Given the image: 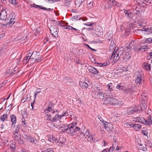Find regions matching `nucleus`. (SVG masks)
Wrapping results in <instances>:
<instances>
[{
  "label": "nucleus",
  "mask_w": 152,
  "mask_h": 152,
  "mask_svg": "<svg viewBox=\"0 0 152 152\" xmlns=\"http://www.w3.org/2000/svg\"><path fill=\"white\" fill-rule=\"evenodd\" d=\"M148 112L146 114L147 118L145 119L142 117L140 118L139 122L143 123L145 125H152V113L150 110H148Z\"/></svg>",
  "instance_id": "nucleus-1"
},
{
  "label": "nucleus",
  "mask_w": 152,
  "mask_h": 152,
  "mask_svg": "<svg viewBox=\"0 0 152 152\" xmlns=\"http://www.w3.org/2000/svg\"><path fill=\"white\" fill-rule=\"evenodd\" d=\"M67 113V111H66L62 115H59L57 114L52 118H51L52 116L51 114H52L53 113H47L46 114L47 115L48 117L47 119V120L53 122H56L59 119H61L62 117L64 116L65 115L66 116V115Z\"/></svg>",
  "instance_id": "nucleus-2"
},
{
  "label": "nucleus",
  "mask_w": 152,
  "mask_h": 152,
  "mask_svg": "<svg viewBox=\"0 0 152 152\" xmlns=\"http://www.w3.org/2000/svg\"><path fill=\"white\" fill-rule=\"evenodd\" d=\"M50 30L51 33L55 37H56L58 36V29L57 27L54 24H53L51 25L50 28Z\"/></svg>",
  "instance_id": "nucleus-3"
},
{
  "label": "nucleus",
  "mask_w": 152,
  "mask_h": 152,
  "mask_svg": "<svg viewBox=\"0 0 152 152\" xmlns=\"http://www.w3.org/2000/svg\"><path fill=\"white\" fill-rule=\"evenodd\" d=\"M139 111H140L139 108H138L137 107H132L128 109L127 110V112L128 114L130 115L132 114L136 113Z\"/></svg>",
  "instance_id": "nucleus-4"
},
{
  "label": "nucleus",
  "mask_w": 152,
  "mask_h": 152,
  "mask_svg": "<svg viewBox=\"0 0 152 152\" xmlns=\"http://www.w3.org/2000/svg\"><path fill=\"white\" fill-rule=\"evenodd\" d=\"M137 76L136 77L135 82L137 83L140 84L142 83H144V81L142 80L141 78L142 75L140 73L138 72L137 74Z\"/></svg>",
  "instance_id": "nucleus-5"
},
{
  "label": "nucleus",
  "mask_w": 152,
  "mask_h": 152,
  "mask_svg": "<svg viewBox=\"0 0 152 152\" xmlns=\"http://www.w3.org/2000/svg\"><path fill=\"white\" fill-rule=\"evenodd\" d=\"M7 18V12L4 10L2 11L0 14V19L8 21L9 18Z\"/></svg>",
  "instance_id": "nucleus-6"
},
{
  "label": "nucleus",
  "mask_w": 152,
  "mask_h": 152,
  "mask_svg": "<svg viewBox=\"0 0 152 152\" xmlns=\"http://www.w3.org/2000/svg\"><path fill=\"white\" fill-rule=\"evenodd\" d=\"M141 104L140 105V107H137L138 108H139L140 110V109L141 110H144L146 109L147 107V101L146 102L145 101H141Z\"/></svg>",
  "instance_id": "nucleus-7"
},
{
  "label": "nucleus",
  "mask_w": 152,
  "mask_h": 152,
  "mask_svg": "<svg viewBox=\"0 0 152 152\" xmlns=\"http://www.w3.org/2000/svg\"><path fill=\"white\" fill-rule=\"evenodd\" d=\"M110 57L111 59H112L113 61L114 62V63H116L120 58V57L116 56V54L114 53V51L112 53Z\"/></svg>",
  "instance_id": "nucleus-8"
},
{
  "label": "nucleus",
  "mask_w": 152,
  "mask_h": 152,
  "mask_svg": "<svg viewBox=\"0 0 152 152\" xmlns=\"http://www.w3.org/2000/svg\"><path fill=\"white\" fill-rule=\"evenodd\" d=\"M148 20L146 19H140L138 21V26H144L147 23Z\"/></svg>",
  "instance_id": "nucleus-9"
},
{
  "label": "nucleus",
  "mask_w": 152,
  "mask_h": 152,
  "mask_svg": "<svg viewBox=\"0 0 152 152\" xmlns=\"http://www.w3.org/2000/svg\"><path fill=\"white\" fill-rule=\"evenodd\" d=\"M104 1H106L109 5V7L111 8V6L113 5H115L117 4V2L114 0H103Z\"/></svg>",
  "instance_id": "nucleus-10"
},
{
  "label": "nucleus",
  "mask_w": 152,
  "mask_h": 152,
  "mask_svg": "<svg viewBox=\"0 0 152 152\" xmlns=\"http://www.w3.org/2000/svg\"><path fill=\"white\" fill-rule=\"evenodd\" d=\"M88 69L89 72L94 74H96L98 73V72L97 69L93 66H89L88 67Z\"/></svg>",
  "instance_id": "nucleus-11"
},
{
  "label": "nucleus",
  "mask_w": 152,
  "mask_h": 152,
  "mask_svg": "<svg viewBox=\"0 0 152 152\" xmlns=\"http://www.w3.org/2000/svg\"><path fill=\"white\" fill-rule=\"evenodd\" d=\"M11 122L12 123V127H14L15 126V124L16 122V117L15 115H12L10 116Z\"/></svg>",
  "instance_id": "nucleus-12"
},
{
  "label": "nucleus",
  "mask_w": 152,
  "mask_h": 152,
  "mask_svg": "<svg viewBox=\"0 0 152 152\" xmlns=\"http://www.w3.org/2000/svg\"><path fill=\"white\" fill-rule=\"evenodd\" d=\"M137 148L138 149L140 150H142L143 151H146L147 150L146 146L145 145H143L140 144H138L137 145Z\"/></svg>",
  "instance_id": "nucleus-13"
},
{
  "label": "nucleus",
  "mask_w": 152,
  "mask_h": 152,
  "mask_svg": "<svg viewBox=\"0 0 152 152\" xmlns=\"http://www.w3.org/2000/svg\"><path fill=\"white\" fill-rule=\"evenodd\" d=\"M112 97H107L104 98V104H109L110 105L111 102V101Z\"/></svg>",
  "instance_id": "nucleus-14"
},
{
  "label": "nucleus",
  "mask_w": 152,
  "mask_h": 152,
  "mask_svg": "<svg viewBox=\"0 0 152 152\" xmlns=\"http://www.w3.org/2000/svg\"><path fill=\"white\" fill-rule=\"evenodd\" d=\"M9 19H10L9 21V22H8V21H7V23L6 24H9V25L10 27L15 22V18L13 17V18H9Z\"/></svg>",
  "instance_id": "nucleus-15"
},
{
  "label": "nucleus",
  "mask_w": 152,
  "mask_h": 152,
  "mask_svg": "<svg viewBox=\"0 0 152 152\" xmlns=\"http://www.w3.org/2000/svg\"><path fill=\"white\" fill-rule=\"evenodd\" d=\"M85 0H75V5L76 7L77 8L82 4Z\"/></svg>",
  "instance_id": "nucleus-16"
},
{
  "label": "nucleus",
  "mask_w": 152,
  "mask_h": 152,
  "mask_svg": "<svg viewBox=\"0 0 152 152\" xmlns=\"http://www.w3.org/2000/svg\"><path fill=\"white\" fill-rule=\"evenodd\" d=\"M24 136L26 137V139L27 141L28 142H30L31 143H32L34 142V138L30 136H27L26 134L24 135Z\"/></svg>",
  "instance_id": "nucleus-17"
},
{
  "label": "nucleus",
  "mask_w": 152,
  "mask_h": 152,
  "mask_svg": "<svg viewBox=\"0 0 152 152\" xmlns=\"http://www.w3.org/2000/svg\"><path fill=\"white\" fill-rule=\"evenodd\" d=\"M148 97L147 94L144 93H142L141 95V101H147Z\"/></svg>",
  "instance_id": "nucleus-18"
},
{
  "label": "nucleus",
  "mask_w": 152,
  "mask_h": 152,
  "mask_svg": "<svg viewBox=\"0 0 152 152\" xmlns=\"http://www.w3.org/2000/svg\"><path fill=\"white\" fill-rule=\"evenodd\" d=\"M14 133L13 137L15 140H17L20 139V133L16 132H15V133Z\"/></svg>",
  "instance_id": "nucleus-19"
},
{
  "label": "nucleus",
  "mask_w": 152,
  "mask_h": 152,
  "mask_svg": "<svg viewBox=\"0 0 152 152\" xmlns=\"http://www.w3.org/2000/svg\"><path fill=\"white\" fill-rule=\"evenodd\" d=\"M118 103L119 102L117 99L112 97L110 105H116L118 104Z\"/></svg>",
  "instance_id": "nucleus-20"
},
{
  "label": "nucleus",
  "mask_w": 152,
  "mask_h": 152,
  "mask_svg": "<svg viewBox=\"0 0 152 152\" xmlns=\"http://www.w3.org/2000/svg\"><path fill=\"white\" fill-rule=\"evenodd\" d=\"M143 68L146 70H151V67L150 64H149L148 63L145 62L143 64Z\"/></svg>",
  "instance_id": "nucleus-21"
},
{
  "label": "nucleus",
  "mask_w": 152,
  "mask_h": 152,
  "mask_svg": "<svg viewBox=\"0 0 152 152\" xmlns=\"http://www.w3.org/2000/svg\"><path fill=\"white\" fill-rule=\"evenodd\" d=\"M79 84L80 87L83 88H87L88 86V84L84 82H80Z\"/></svg>",
  "instance_id": "nucleus-22"
},
{
  "label": "nucleus",
  "mask_w": 152,
  "mask_h": 152,
  "mask_svg": "<svg viewBox=\"0 0 152 152\" xmlns=\"http://www.w3.org/2000/svg\"><path fill=\"white\" fill-rule=\"evenodd\" d=\"M143 29L145 31L147 32L148 34L152 33V26L146 28H144Z\"/></svg>",
  "instance_id": "nucleus-23"
},
{
  "label": "nucleus",
  "mask_w": 152,
  "mask_h": 152,
  "mask_svg": "<svg viewBox=\"0 0 152 152\" xmlns=\"http://www.w3.org/2000/svg\"><path fill=\"white\" fill-rule=\"evenodd\" d=\"M71 127L70 131H69L70 133L71 134H73L75 132H77L80 130V128L78 127H76L74 128V129H72L71 126Z\"/></svg>",
  "instance_id": "nucleus-24"
},
{
  "label": "nucleus",
  "mask_w": 152,
  "mask_h": 152,
  "mask_svg": "<svg viewBox=\"0 0 152 152\" xmlns=\"http://www.w3.org/2000/svg\"><path fill=\"white\" fill-rule=\"evenodd\" d=\"M32 56V54L30 56V55H28V56H26V58L23 59V61L24 63L26 64L29 62V60L30 59V57Z\"/></svg>",
  "instance_id": "nucleus-25"
},
{
  "label": "nucleus",
  "mask_w": 152,
  "mask_h": 152,
  "mask_svg": "<svg viewBox=\"0 0 152 152\" xmlns=\"http://www.w3.org/2000/svg\"><path fill=\"white\" fill-rule=\"evenodd\" d=\"M59 127L60 128H63V129H62V130L63 132H66L68 131V132L69 133L68 131L69 130V126H61V125H59Z\"/></svg>",
  "instance_id": "nucleus-26"
},
{
  "label": "nucleus",
  "mask_w": 152,
  "mask_h": 152,
  "mask_svg": "<svg viewBox=\"0 0 152 152\" xmlns=\"http://www.w3.org/2000/svg\"><path fill=\"white\" fill-rule=\"evenodd\" d=\"M49 140L51 142L54 143L55 142L58 141V139L56 138L53 135H51L49 138Z\"/></svg>",
  "instance_id": "nucleus-27"
},
{
  "label": "nucleus",
  "mask_w": 152,
  "mask_h": 152,
  "mask_svg": "<svg viewBox=\"0 0 152 152\" xmlns=\"http://www.w3.org/2000/svg\"><path fill=\"white\" fill-rule=\"evenodd\" d=\"M52 110V108L50 107H48L47 108V109L45 110V112L46 114L50 113H55V112L54 111H52V112H51Z\"/></svg>",
  "instance_id": "nucleus-28"
},
{
  "label": "nucleus",
  "mask_w": 152,
  "mask_h": 152,
  "mask_svg": "<svg viewBox=\"0 0 152 152\" xmlns=\"http://www.w3.org/2000/svg\"><path fill=\"white\" fill-rule=\"evenodd\" d=\"M141 128V125L138 124H135L134 126V129L136 131H138Z\"/></svg>",
  "instance_id": "nucleus-29"
},
{
  "label": "nucleus",
  "mask_w": 152,
  "mask_h": 152,
  "mask_svg": "<svg viewBox=\"0 0 152 152\" xmlns=\"http://www.w3.org/2000/svg\"><path fill=\"white\" fill-rule=\"evenodd\" d=\"M120 49H118L116 51H115V50L114 51V53H115L116 54V56H117L119 57H120V56H121L123 53V51H119V50Z\"/></svg>",
  "instance_id": "nucleus-30"
},
{
  "label": "nucleus",
  "mask_w": 152,
  "mask_h": 152,
  "mask_svg": "<svg viewBox=\"0 0 152 152\" xmlns=\"http://www.w3.org/2000/svg\"><path fill=\"white\" fill-rule=\"evenodd\" d=\"M148 46L146 45H143L141 46L140 47V48H138V50H143V51H145V49L148 48H147Z\"/></svg>",
  "instance_id": "nucleus-31"
},
{
  "label": "nucleus",
  "mask_w": 152,
  "mask_h": 152,
  "mask_svg": "<svg viewBox=\"0 0 152 152\" xmlns=\"http://www.w3.org/2000/svg\"><path fill=\"white\" fill-rule=\"evenodd\" d=\"M125 92L127 93V94H131L133 92V91L132 89L131 88H127L126 89L124 90Z\"/></svg>",
  "instance_id": "nucleus-32"
},
{
  "label": "nucleus",
  "mask_w": 152,
  "mask_h": 152,
  "mask_svg": "<svg viewBox=\"0 0 152 152\" xmlns=\"http://www.w3.org/2000/svg\"><path fill=\"white\" fill-rule=\"evenodd\" d=\"M116 145V143H115V144H113V145L112 147H111L110 148L108 149V152H112L114 149H115V146Z\"/></svg>",
  "instance_id": "nucleus-33"
},
{
  "label": "nucleus",
  "mask_w": 152,
  "mask_h": 152,
  "mask_svg": "<svg viewBox=\"0 0 152 152\" xmlns=\"http://www.w3.org/2000/svg\"><path fill=\"white\" fill-rule=\"evenodd\" d=\"M90 130L87 129L83 135V137L86 138L89 134Z\"/></svg>",
  "instance_id": "nucleus-34"
},
{
  "label": "nucleus",
  "mask_w": 152,
  "mask_h": 152,
  "mask_svg": "<svg viewBox=\"0 0 152 152\" xmlns=\"http://www.w3.org/2000/svg\"><path fill=\"white\" fill-rule=\"evenodd\" d=\"M8 118L7 114H4L3 115H2L1 117V120L3 121L5 120H6Z\"/></svg>",
  "instance_id": "nucleus-35"
},
{
  "label": "nucleus",
  "mask_w": 152,
  "mask_h": 152,
  "mask_svg": "<svg viewBox=\"0 0 152 152\" xmlns=\"http://www.w3.org/2000/svg\"><path fill=\"white\" fill-rule=\"evenodd\" d=\"M76 123H72V124H70L68 125L69 127V131H70V129L71 128L70 126H72V129H74V128L75 127V126L76 125Z\"/></svg>",
  "instance_id": "nucleus-36"
},
{
  "label": "nucleus",
  "mask_w": 152,
  "mask_h": 152,
  "mask_svg": "<svg viewBox=\"0 0 152 152\" xmlns=\"http://www.w3.org/2000/svg\"><path fill=\"white\" fill-rule=\"evenodd\" d=\"M131 52H126L125 54V57L126 58L128 59H129L132 56V55L131 54Z\"/></svg>",
  "instance_id": "nucleus-37"
},
{
  "label": "nucleus",
  "mask_w": 152,
  "mask_h": 152,
  "mask_svg": "<svg viewBox=\"0 0 152 152\" xmlns=\"http://www.w3.org/2000/svg\"><path fill=\"white\" fill-rule=\"evenodd\" d=\"M103 125H104V128L107 131L110 130V128L108 126V123L107 122H105V123H104Z\"/></svg>",
  "instance_id": "nucleus-38"
},
{
  "label": "nucleus",
  "mask_w": 152,
  "mask_h": 152,
  "mask_svg": "<svg viewBox=\"0 0 152 152\" xmlns=\"http://www.w3.org/2000/svg\"><path fill=\"white\" fill-rule=\"evenodd\" d=\"M112 86L113 85L111 83H110L107 85V87L109 91H111L113 90Z\"/></svg>",
  "instance_id": "nucleus-39"
},
{
  "label": "nucleus",
  "mask_w": 152,
  "mask_h": 152,
  "mask_svg": "<svg viewBox=\"0 0 152 152\" xmlns=\"http://www.w3.org/2000/svg\"><path fill=\"white\" fill-rule=\"evenodd\" d=\"M142 134L144 135L147 136L148 135V132L146 130V129L145 128H142L141 131Z\"/></svg>",
  "instance_id": "nucleus-40"
},
{
  "label": "nucleus",
  "mask_w": 152,
  "mask_h": 152,
  "mask_svg": "<svg viewBox=\"0 0 152 152\" xmlns=\"http://www.w3.org/2000/svg\"><path fill=\"white\" fill-rule=\"evenodd\" d=\"M9 2L13 5H17L18 2L16 0H9Z\"/></svg>",
  "instance_id": "nucleus-41"
},
{
  "label": "nucleus",
  "mask_w": 152,
  "mask_h": 152,
  "mask_svg": "<svg viewBox=\"0 0 152 152\" xmlns=\"http://www.w3.org/2000/svg\"><path fill=\"white\" fill-rule=\"evenodd\" d=\"M64 144V142H62L60 139L59 140H58L57 142V145H58L60 146H62L63 144Z\"/></svg>",
  "instance_id": "nucleus-42"
},
{
  "label": "nucleus",
  "mask_w": 152,
  "mask_h": 152,
  "mask_svg": "<svg viewBox=\"0 0 152 152\" xmlns=\"http://www.w3.org/2000/svg\"><path fill=\"white\" fill-rule=\"evenodd\" d=\"M42 152H54L53 150L51 148H47L45 150H43L42 151Z\"/></svg>",
  "instance_id": "nucleus-43"
},
{
  "label": "nucleus",
  "mask_w": 152,
  "mask_h": 152,
  "mask_svg": "<svg viewBox=\"0 0 152 152\" xmlns=\"http://www.w3.org/2000/svg\"><path fill=\"white\" fill-rule=\"evenodd\" d=\"M29 62L31 63V64H33L34 63L36 62V58H31L29 60Z\"/></svg>",
  "instance_id": "nucleus-44"
},
{
  "label": "nucleus",
  "mask_w": 152,
  "mask_h": 152,
  "mask_svg": "<svg viewBox=\"0 0 152 152\" xmlns=\"http://www.w3.org/2000/svg\"><path fill=\"white\" fill-rule=\"evenodd\" d=\"M66 111H67V113L66 114V116L65 115L64 116H68L69 115L70 116H72V115L73 114V113L72 111H70V110H67L65 112H66Z\"/></svg>",
  "instance_id": "nucleus-45"
},
{
  "label": "nucleus",
  "mask_w": 152,
  "mask_h": 152,
  "mask_svg": "<svg viewBox=\"0 0 152 152\" xmlns=\"http://www.w3.org/2000/svg\"><path fill=\"white\" fill-rule=\"evenodd\" d=\"M93 2L92 1H91L89 3L87 4V7L89 9L93 7Z\"/></svg>",
  "instance_id": "nucleus-46"
},
{
  "label": "nucleus",
  "mask_w": 152,
  "mask_h": 152,
  "mask_svg": "<svg viewBox=\"0 0 152 152\" xmlns=\"http://www.w3.org/2000/svg\"><path fill=\"white\" fill-rule=\"evenodd\" d=\"M146 42L148 43H152V38H148L146 40Z\"/></svg>",
  "instance_id": "nucleus-47"
},
{
  "label": "nucleus",
  "mask_w": 152,
  "mask_h": 152,
  "mask_svg": "<svg viewBox=\"0 0 152 152\" xmlns=\"http://www.w3.org/2000/svg\"><path fill=\"white\" fill-rule=\"evenodd\" d=\"M66 29H72V30H75V31H76L77 30L75 28H74L72 27V26H67L66 28Z\"/></svg>",
  "instance_id": "nucleus-48"
},
{
  "label": "nucleus",
  "mask_w": 152,
  "mask_h": 152,
  "mask_svg": "<svg viewBox=\"0 0 152 152\" xmlns=\"http://www.w3.org/2000/svg\"><path fill=\"white\" fill-rule=\"evenodd\" d=\"M20 127H21V125L20 124H18L16 126V127L15 131V132H18V131H19Z\"/></svg>",
  "instance_id": "nucleus-49"
},
{
  "label": "nucleus",
  "mask_w": 152,
  "mask_h": 152,
  "mask_svg": "<svg viewBox=\"0 0 152 152\" xmlns=\"http://www.w3.org/2000/svg\"><path fill=\"white\" fill-rule=\"evenodd\" d=\"M93 140V138L92 135H90L87 138V141L89 142H91Z\"/></svg>",
  "instance_id": "nucleus-50"
},
{
  "label": "nucleus",
  "mask_w": 152,
  "mask_h": 152,
  "mask_svg": "<svg viewBox=\"0 0 152 152\" xmlns=\"http://www.w3.org/2000/svg\"><path fill=\"white\" fill-rule=\"evenodd\" d=\"M95 90L98 94L99 93L100 91H102L100 87H97Z\"/></svg>",
  "instance_id": "nucleus-51"
},
{
  "label": "nucleus",
  "mask_w": 152,
  "mask_h": 152,
  "mask_svg": "<svg viewBox=\"0 0 152 152\" xmlns=\"http://www.w3.org/2000/svg\"><path fill=\"white\" fill-rule=\"evenodd\" d=\"M116 88L119 89H122L123 88V87L120 84H119L117 86Z\"/></svg>",
  "instance_id": "nucleus-52"
},
{
  "label": "nucleus",
  "mask_w": 152,
  "mask_h": 152,
  "mask_svg": "<svg viewBox=\"0 0 152 152\" xmlns=\"http://www.w3.org/2000/svg\"><path fill=\"white\" fill-rule=\"evenodd\" d=\"M17 141H18V143L20 144H22L24 143V142L20 139H20H19V140H17Z\"/></svg>",
  "instance_id": "nucleus-53"
},
{
  "label": "nucleus",
  "mask_w": 152,
  "mask_h": 152,
  "mask_svg": "<svg viewBox=\"0 0 152 152\" xmlns=\"http://www.w3.org/2000/svg\"><path fill=\"white\" fill-rule=\"evenodd\" d=\"M140 120V117H137L134 119V121L135 122H139V120Z\"/></svg>",
  "instance_id": "nucleus-54"
},
{
  "label": "nucleus",
  "mask_w": 152,
  "mask_h": 152,
  "mask_svg": "<svg viewBox=\"0 0 152 152\" xmlns=\"http://www.w3.org/2000/svg\"><path fill=\"white\" fill-rule=\"evenodd\" d=\"M127 14H128V18H132V16H133V14L132 13L130 12L127 13Z\"/></svg>",
  "instance_id": "nucleus-55"
},
{
  "label": "nucleus",
  "mask_w": 152,
  "mask_h": 152,
  "mask_svg": "<svg viewBox=\"0 0 152 152\" xmlns=\"http://www.w3.org/2000/svg\"><path fill=\"white\" fill-rule=\"evenodd\" d=\"M97 117L99 119L101 122L102 123H103L104 122V121L103 120L102 118H101L99 115H98Z\"/></svg>",
  "instance_id": "nucleus-56"
},
{
  "label": "nucleus",
  "mask_w": 152,
  "mask_h": 152,
  "mask_svg": "<svg viewBox=\"0 0 152 152\" xmlns=\"http://www.w3.org/2000/svg\"><path fill=\"white\" fill-rule=\"evenodd\" d=\"M58 25H59V26L63 28H64V29H66V26H65V25H61V23H59L58 24Z\"/></svg>",
  "instance_id": "nucleus-57"
},
{
  "label": "nucleus",
  "mask_w": 152,
  "mask_h": 152,
  "mask_svg": "<svg viewBox=\"0 0 152 152\" xmlns=\"http://www.w3.org/2000/svg\"><path fill=\"white\" fill-rule=\"evenodd\" d=\"M85 25H86L88 26H92L93 25V23H91L89 22H88L87 23L85 24Z\"/></svg>",
  "instance_id": "nucleus-58"
},
{
  "label": "nucleus",
  "mask_w": 152,
  "mask_h": 152,
  "mask_svg": "<svg viewBox=\"0 0 152 152\" xmlns=\"http://www.w3.org/2000/svg\"><path fill=\"white\" fill-rule=\"evenodd\" d=\"M15 145L13 144H11L10 145V147L11 149H13L15 148Z\"/></svg>",
  "instance_id": "nucleus-59"
},
{
  "label": "nucleus",
  "mask_w": 152,
  "mask_h": 152,
  "mask_svg": "<svg viewBox=\"0 0 152 152\" xmlns=\"http://www.w3.org/2000/svg\"><path fill=\"white\" fill-rule=\"evenodd\" d=\"M37 6H38L37 5L34 4H30V7L31 8L32 7H34L36 8H38V7H37Z\"/></svg>",
  "instance_id": "nucleus-60"
},
{
  "label": "nucleus",
  "mask_w": 152,
  "mask_h": 152,
  "mask_svg": "<svg viewBox=\"0 0 152 152\" xmlns=\"http://www.w3.org/2000/svg\"><path fill=\"white\" fill-rule=\"evenodd\" d=\"M37 7H38V8H39L40 9H43L44 10H47L46 8L45 7H41V6H39V5L37 6Z\"/></svg>",
  "instance_id": "nucleus-61"
},
{
  "label": "nucleus",
  "mask_w": 152,
  "mask_h": 152,
  "mask_svg": "<svg viewBox=\"0 0 152 152\" xmlns=\"http://www.w3.org/2000/svg\"><path fill=\"white\" fill-rule=\"evenodd\" d=\"M130 11L129 10L127 11H125L124 12V13L125 14V15L126 16L128 17V14H127V13L130 12Z\"/></svg>",
  "instance_id": "nucleus-62"
},
{
  "label": "nucleus",
  "mask_w": 152,
  "mask_h": 152,
  "mask_svg": "<svg viewBox=\"0 0 152 152\" xmlns=\"http://www.w3.org/2000/svg\"><path fill=\"white\" fill-rule=\"evenodd\" d=\"M78 18L77 16H73V19H75V20H79V19H78Z\"/></svg>",
  "instance_id": "nucleus-63"
},
{
  "label": "nucleus",
  "mask_w": 152,
  "mask_h": 152,
  "mask_svg": "<svg viewBox=\"0 0 152 152\" xmlns=\"http://www.w3.org/2000/svg\"><path fill=\"white\" fill-rule=\"evenodd\" d=\"M149 80L150 83L152 86V76H150L149 77Z\"/></svg>",
  "instance_id": "nucleus-64"
}]
</instances>
